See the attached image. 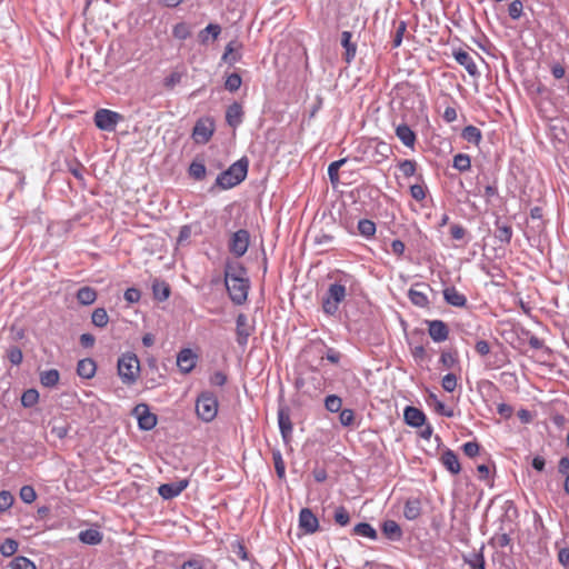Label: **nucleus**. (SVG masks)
I'll use <instances>...</instances> for the list:
<instances>
[{
  "label": "nucleus",
  "mask_w": 569,
  "mask_h": 569,
  "mask_svg": "<svg viewBox=\"0 0 569 569\" xmlns=\"http://www.w3.org/2000/svg\"><path fill=\"white\" fill-rule=\"evenodd\" d=\"M224 283L229 297L234 305H243L250 288L247 270L240 263H227L224 268Z\"/></svg>",
  "instance_id": "obj_1"
},
{
  "label": "nucleus",
  "mask_w": 569,
  "mask_h": 569,
  "mask_svg": "<svg viewBox=\"0 0 569 569\" xmlns=\"http://www.w3.org/2000/svg\"><path fill=\"white\" fill-rule=\"evenodd\" d=\"M356 279L348 273H341L338 279L331 283L322 298V310L328 316H335L339 310V305L346 299L347 291L352 290Z\"/></svg>",
  "instance_id": "obj_2"
},
{
  "label": "nucleus",
  "mask_w": 569,
  "mask_h": 569,
  "mask_svg": "<svg viewBox=\"0 0 569 569\" xmlns=\"http://www.w3.org/2000/svg\"><path fill=\"white\" fill-rule=\"evenodd\" d=\"M249 161L246 157L232 163L227 170L218 174L216 186L222 190L231 189L241 183L248 174Z\"/></svg>",
  "instance_id": "obj_3"
},
{
  "label": "nucleus",
  "mask_w": 569,
  "mask_h": 569,
  "mask_svg": "<svg viewBox=\"0 0 569 569\" xmlns=\"http://www.w3.org/2000/svg\"><path fill=\"white\" fill-rule=\"evenodd\" d=\"M219 402L211 391H202L196 400V413L203 422H211L218 415Z\"/></svg>",
  "instance_id": "obj_4"
},
{
  "label": "nucleus",
  "mask_w": 569,
  "mask_h": 569,
  "mask_svg": "<svg viewBox=\"0 0 569 569\" xmlns=\"http://www.w3.org/2000/svg\"><path fill=\"white\" fill-rule=\"evenodd\" d=\"M118 375L124 385H133L140 373V361L132 352L123 353L118 359Z\"/></svg>",
  "instance_id": "obj_5"
},
{
  "label": "nucleus",
  "mask_w": 569,
  "mask_h": 569,
  "mask_svg": "<svg viewBox=\"0 0 569 569\" xmlns=\"http://www.w3.org/2000/svg\"><path fill=\"white\" fill-rule=\"evenodd\" d=\"M121 120L122 116L120 113L109 109H99L94 113V123L103 131H114L118 122Z\"/></svg>",
  "instance_id": "obj_6"
},
{
  "label": "nucleus",
  "mask_w": 569,
  "mask_h": 569,
  "mask_svg": "<svg viewBox=\"0 0 569 569\" xmlns=\"http://www.w3.org/2000/svg\"><path fill=\"white\" fill-rule=\"evenodd\" d=\"M214 132V122L211 118L199 119L192 130V139L196 143H207Z\"/></svg>",
  "instance_id": "obj_7"
},
{
  "label": "nucleus",
  "mask_w": 569,
  "mask_h": 569,
  "mask_svg": "<svg viewBox=\"0 0 569 569\" xmlns=\"http://www.w3.org/2000/svg\"><path fill=\"white\" fill-rule=\"evenodd\" d=\"M250 234L247 230L240 229L236 231L230 239L229 250L237 258L242 257L249 247Z\"/></svg>",
  "instance_id": "obj_8"
},
{
  "label": "nucleus",
  "mask_w": 569,
  "mask_h": 569,
  "mask_svg": "<svg viewBox=\"0 0 569 569\" xmlns=\"http://www.w3.org/2000/svg\"><path fill=\"white\" fill-rule=\"evenodd\" d=\"M133 412L138 418V426L140 429L149 431L156 427L157 416L149 411L147 405H138Z\"/></svg>",
  "instance_id": "obj_9"
},
{
  "label": "nucleus",
  "mask_w": 569,
  "mask_h": 569,
  "mask_svg": "<svg viewBox=\"0 0 569 569\" xmlns=\"http://www.w3.org/2000/svg\"><path fill=\"white\" fill-rule=\"evenodd\" d=\"M428 333L435 342L446 341L449 337V328L442 320H427Z\"/></svg>",
  "instance_id": "obj_10"
},
{
  "label": "nucleus",
  "mask_w": 569,
  "mask_h": 569,
  "mask_svg": "<svg viewBox=\"0 0 569 569\" xmlns=\"http://www.w3.org/2000/svg\"><path fill=\"white\" fill-rule=\"evenodd\" d=\"M299 526L305 533L312 535L319 528V520L309 508H303L299 513Z\"/></svg>",
  "instance_id": "obj_11"
},
{
  "label": "nucleus",
  "mask_w": 569,
  "mask_h": 569,
  "mask_svg": "<svg viewBox=\"0 0 569 569\" xmlns=\"http://www.w3.org/2000/svg\"><path fill=\"white\" fill-rule=\"evenodd\" d=\"M236 325L237 342L240 347H246L252 332V328L248 322V317L244 313H239L236 319Z\"/></svg>",
  "instance_id": "obj_12"
},
{
  "label": "nucleus",
  "mask_w": 569,
  "mask_h": 569,
  "mask_svg": "<svg viewBox=\"0 0 569 569\" xmlns=\"http://www.w3.org/2000/svg\"><path fill=\"white\" fill-rule=\"evenodd\" d=\"M197 365V355L191 349H182L177 356V366L182 373L191 372Z\"/></svg>",
  "instance_id": "obj_13"
},
{
  "label": "nucleus",
  "mask_w": 569,
  "mask_h": 569,
  "mask_svg": "<svg viewBox=\"0 0 569 569\" xmlns=\"http://www.w3.org/2000/svg\"><path fill=\"white\" fill-rule=\"evenodd\" d=\"M188 480L182 479L177 482L163 483L158 488L159 495L163 499H172L178 497L187 487Z\"/></svg>",
  "instance_id": "obj_14"
},
{
  "label": "nucleus",
  "mask_w": 569,
  "mask_h": 569,
  "mask_svg": "<svg viewBox=\"0 0 569 569\" xmlns=\"http://www.w3.org/2000/svg\"><path fill=\"white\" fill-rule=\"evenodd\" d=\"M455 60L462 66L471 77H478L479 71L473 58L465 50H455L452 52Z\"/></svg>",
  "instance_id": "obj_15"
},
{
  "label": "nucleus",
  "mask_w": 569,
  "mask_h": 569,
  "mask_svg": "<svg viewBox=\"0 0 569 569\" xmlns=\"http://www.w3.org/2000/svg\"><path fill=\"white\" fill-rule=\"evenodd\" d=\"M443 299L448 305L457 308H463L467 305L466 296L453 286L445 288Z\"/></svg>",
  "instance_id": "obj_16"
},
{
  "label": "nucleus",
  "mask_w": 569,
  "mask_h": 569,
  "mask_svg": "<svg viewBox=\"0 0 569 569\" xmlns=\"http://www.w3.org/2000/svg\"><path fill=\"white\" fill-rule=\"evenodd\" d=\"M243 120V109L239 102L231 103L226 111V121L231 128H237Z\"/></svg>",
  "instance_id": "obj_17"
},
{
  "label": "nucleus",
  "mask_w": 569,
  "mask_h": 569,
  "mask_svg": "<svg viewBox=\"0 0 569 569\" xmlns=\"http://www.w3.org/2000/svg\"><path fill=\"white\" fill-rule=\"evenodd\" d=\"M397 138L408 148H413L417 136L415 131L406 123L396 127Z\"/></svg>",
  "instance_id": "obj_18"
},
{
  "label": "nucleus",
  "mask_w": 569,
  "mask_h": 569,
  "mask_svg": "<svg viewBox=\"0 0 569 569\" xmlns=\"http://www.w3.org/2000/svg\"><path fill=\"white\" fill-rule=\"evenodd\" d=\"M403 418L407 425L411 427H421L426 421V415L416 407H407L405 409Z\"/></svg>",
  "instance_id": "obj_19"
},
{
  "label": "nucleus",
  "mask_w": 569,
  "mask_h": 569,
  "mask_svg": "<svg viewBox=\"0 0 569 569\" xmlns=\"http://www.w3.org/2000/svg\"><path fill=\"white\" fill-rule=\"evenodd\" d=\"M441 462L446 467L448 471H450L452 475H457L461 470V466L458 459V456L451 450L447 449L441 455Z\"/></svg>",
  "instance_id": "obj_20"
},
{
  "label": "nucleus",
  "mask_w": 569,
  "mask_h": 569,
  "mask_svg": "<svg viewBox=\"0 0 569 569\" xmlns=\"http://www.w3.org/2000/svg\"><path fill=\"white\" fill-rule=\"evenodd\" d=\"M278 425L283 439L292 433V422L288 409L280 408L278 411Z\"/></svg>",
  "instance_id": "obj_21"
},
{
  "label": "nucleus",
  "mask_w": 569,
  "mask_h": 569,
  "mask_svg": "<svg viewBox=\"0 0 569 569\" xmlns=\"http://www.w3.org/2000/svg\"><path fill=\"white\" fill-rule=\"evenodd\" d=\"M421 515V502L418 498H409L403 508V516L407 520H416Z\"/></svg>",
  "instance_id": "obj_22"
},
{
  "label": "nucleus",
  "mask_w": 569,
  "mask_h": 569,
  "mask_svg": "<svg viewBox=\"0 0 569 569\" xmlns=\"http://www.w3.org/2000/svg\"><path fill=\"white\" fill-rule=\"evenodd\" d=\"M97 370V365L91 358L79 360L77 365V373L83 379H91Z\"/></svg>",
  "instance_id": "obj_23"
},
{
  "label": "nucleus",
  "mask_w": 569,
  "mask_h": 569,
  "mask_svg": "<svg viewBox=\"0 0 569 569\" xmlns=\"http://www.w3.org/2000/svg\"><path fill=\"white\" fill-rule=\"evenodd\" d=\"M381 529L382 533L391 541H399L402 538V530L395 520H386Z\"/></svg>",
  "instance_id": "obj_24"
},
{
  "label": "nucleus",
  "mask_w": 569,
  "mask_h": 569,
  "mask_svg": "<svg viewBox=\"0 0 569 569\" xmlns=\"http://www.w3.org/2000/svg\"><path fill=\"white\" fill-rule=\"evenodd\" d=\"M483 549V547L481 548ZM463 561L471 568V569H485L486 568V561L482 553V550L480 551H472L468 555L463 556Z\"/></svg>",
  "instance_id": "obj_25"
},
{
  "label": "nucleus",
  "mask_w": 569,
  "mask_h": 569,
  "mask_svg": "<svg viewBox=\"0 0 569 569\" xmlns=\"http://www.w3.org/2000/svg\"><path fill=\"white\" fill-rule=\"evenodd\" d=\"M77 300L79 303L83 305V306H90L92 305L96 299H97V291L91 288V287H81L78 291H77Z\"/></svg>",
  "instance_id": "obj_26"
},
{
  "label": "nucleus",
  "mask_w": 569,
  "mask_h": 569,
  "mask_svg": "<svg viewBox=\"0 0 569 569\" xmlns=\"http://www.w3.org/2000/svg\"><path fill=\"white\" fill-rule=\"evenodd\" d=\"M79 540L86 545H98L102 540V533L98 529H87L79 532Z\"/></svg>",
  "instance_id": "obj_27"
},
{
  "label": "nucleus",
  "mask_w": 569,
  "mask_h": 569,
  "mask_svg": "<svg viewBox=\"0 0 569 569\" xmlns=\"http://www.w3.org/2000/svg\"><path fill=\"white\" fill-rule=\"evenodd\" d=\"M352 34L350 31H342L341 46L346 49V61L350 62L356 56V44L351 43Z\"/></svg>",
  "instance_id": "obj_28"
},
{
  "label": "nucleus",
  "mask_w": 569,
  "mask_h": 569,
  "mask_svg": "<svg viewBox=\"0 0 569 569\" xmlns=\"http://www.w3.org/2000/svg\"><path fill=\"white\" fill-rule=\"evenodd\" d=\"M153 297L159 301H166L170 296V287L164 281L154 280L152 283Z\"/></svg>",
  "instance_id": "obj_29"
},
{
  "label": "nucleus",
  "mask_w": 569,
  "mask_h": 569,
  "mask_svg": "<svg viewBox=\"0 0 569 569\" xmlns=\"http://www.w3.org/2000/svg\"><path fill=\"white\" fill-rule=\"evenodd\" d=\"M60 379V373L57 369H49L40 372V382L43 387L52 388L57 386Z\"/></svg>",
  "instance_id": "obj_30"
},
{
  "label": "nucleus",
  "mask_w": 569,
  "mask_h": 569,
  "mask_svg": "<svg viewBox=\"0 0 569 569\" xmlns=\"http://www.w3.org/2000/svg\"><path fill=\"white\" fill-rule=\"evenodd\" d=\"M353 535L376 540L378 535L376 529L368 522H360L353 527Z\"/></svg>",
  "instance_id": "obj_31"
},
{
  "label": "nucleus",
  "mask_w": 569,
  "mask_h": 569,
  "mask_svg": "<svg viewBox=\"0 0 569 569\" xmlns=\"http://www.w3.org/2000/svg\"><path fill=\"white\" fill-rule=\"evenodd\" d=\"M408 298L412 305L420 307V308H426L429 305V299H428L427 295L422 291H418L413 287L409 289Z\"/></svg>",
  "instance_id": "obj_32"
},
{
  "label": "nucleus",
  "mask_w": 569,
  "mask_h": 569,
  "mask_svg": "<svg viewBox=\"0 0 569 569\" xmlns=\"http://www.w3.org/2000/svg\"><path fill=\"white\" fill-rule=\"evenodd\" d=\"M461 137L468 141L469 143L479 144L481 141L482 134L479 128L475 126H467L462 132Z\"/></svg>",
  "instance_id": "obj_33"
},
{
  "label": "nucleus",
  "mask_w": 569,
  "mask_h": 569,
  "mask_svg": "<svg viewBox=\"0 0 569 569\" xmlns=\"http://www.w3.org/2000/svg\"><path fill=\"white\" fill-rule=\"evenodd\" d=\"M452 167L460 172L468 171L471 167L470 157L466 153H458L453 157Z\"/></svg>",
  "instance_id": "obj_34"
},
{
  "label": "nucleus",
  "mask_w": 569,
  "mask_h": 569,
  "mask_svg": "<svg viewBox=\"0 0 569 569\" xmlns=\"http://www.w3.org/2000/svg\"><path fill=\"white\" fill-rule=\"evenodd\" d=\"M475 196H481L489 203L492 198L498 197V187L496 182L489 183L485 187L483 191L480 188H476Z\"/></svg>",
  "instance_id": "obj_35"
},
{
  "label": "nucleus",
  "mask_w": 569,
  "mask_h": 569,
  "mask_svg": "<svg viewBox=\"0 0 569 569\" xmlns=\"http://www.w3.org/2000/svg\"><path fill=\"white\" fill-rule=\"evenodd\" d=\"M91 321L96 327L104 328L109 322V316L104 308H97L91 316Z\"/></svg>",
  "instance_id": "obj_36"
},
{
  "label": "nucleus",
  "mask_w": 569,
  "mask_h": 569,
  "mask_svg": "<svg viewBox=\"0 0 569 569\" xmlns=\"http://www.w3.org/2000/svg\"><path fill=\"white\" fill-rule=\"evenodd\" d=\"M206 173H207V169H206V166L203 164V162L194 160L190 163L189 174L194 180H198V181L202 180L206 177Z\"/></svg>",
  "instance_id": "obj_37"
},
{
  "label": "nucleus",
  "mask_w": 569,
  "mask_h": 569,
  "mask_svg": "<svg viewBox=\"0 0 569 569\" xmlns=\"http://www.w3.org/2000/svg\"><path fill=\"white\" fill-rule=\"evenodd\" d=\"M38 401H39V392L33 388L27 389L21 396V405L24 408H31L34 405H37Z\"/></svg>",
  "instance_id": "obj_38"
},
{
  "label": "nucleus",
  "mask_w": 569,
  "mask_h": 569,
  "mask_svg": "<svg viewBox=\"0 0 569 569\" xmlns=\"http://www.w3.org/2000/svg\"><path fill=\"white\" fill-rule=\"evenodd\" d=\"M358 231L361 236L370 238L376 233V223L369 219H361L358 222Z\"/></svg>",
  "instance_id": "obj_39"
},
{
  "label": "nucleus",
  "mask_w": 569,
  "mask_h": 569,
  "mask_svg": "<svg viewBox=\"0 0 569 569\" xmlns=\"http://www.w3.org/2000/svg\"><path fill=\"white\" fill-rule=\"evenodd\" d=\"M19 543L17 540L12 538H7L1 545H0V553L3 557H11L13 556L18 550Z\"/></svg>",
  "instance_id": "obj_40"
},
{
  "label": "nucleus",
  "mask_w": 569,
  "mask_h": 569,
  "mask_svg": "<svg viewBox=\"0 0 569 569\" xmlns=\"http://www.w3.org/2000/svg\"><path fill=\"white\" fill-rule=\"evenodd\" d=\"M496 238L503 243H509L512 238V229L508 224H498L496 229Z\"/></svg>",
  "instance_id": "obj_41"
},
{
  "label": "nucleus",
  "mask_w": 569,
  "mask_h": 569,
  "mask_svg": "<svg viewBox=\"0 0 569 569\" xmlns=\"http://www.w3.org/2000/svg\"><path fill=\"white\" fill-rule=\"evenodd\" d=\"M325 407L330 412H340L342 410V400L336 395H329L325 399Z\"/></svg>",
  "instance_id": "obj_42"
},
{
  "label": "nucleus",
  "mask_w": 569,
  "mask_h": 569,
  "mask_svg": "<svg viewBox=\"0 0 569 569\" xmlns=\"http://www.w3.org/2000/svg\"><path fill=\"white\" fill-rule=\"evenodd\" d=\"M272 460L276 469V473L280 479H283L286 476V466L282 459V455L279 450L272 452Z\"/></svg>",
  "instance_id": "obj_43"
},
{
  "label": "nucleus",
  "mask_w": 569,
  "mask_h": 569,
  "mask_svg": "<svg viewBox=\"0 0 569 569\" xmlns=\"http://www.w3.org/2000/svg\"><path fill=\"white\" fill-rule=\"evenodd\" d=\"M221 32V27L216 23H209L203 30L200 31V40L201 42H207L208 36L211 34L213 39H217Z\"/></svg>",
  "instance_id": "obj_44"
},
{
  "label": "nucleus",
  "mask_w": 569,
  "mask_h": 569,
  "mask_svg": "<svg viewBox=\"0 0 569 569\" xmlns=\"http://www.w3.org/2000/svg\"><path fill=\"white\" fill-rule=\"evenodd\" d=\"M183 71L174 70L172 71L168 77L163 80V86L167 89H173L178 83L181 82L182 78L184 77Z\"/></svg>",
  "instance_id": "obj_45"
},
{
  "label": "nucleus",
  "mask_w": 569,
  "mask_h": 569,
  "mask_svg": "<svg viewBox=\"0 0 569 569\" xmlns=\"http://www.w3.org/2000/svg\"><path fill=\"white\" fill-rule=\"evenodd\" d=\"M237 47H240V44L237 41L229 42L226 47V51L222 56V60H224L229 63H234L236 61H238L240 59V56L233 54V51L236 50Z\"/></svg>",
  "instance_id": "obj_46"
},
{
  "label": "nucleus",
  "mask_w": 569,
  "mask_h": 569,
  "mask_svg": "<svg viewBox=\"0 0 569 569\" xmlns=\"http://www.w3.org/2000/svg\"><path fill=\"white\" fill-rule=\"evenodd\" d=\"M241 83H242V79H241L240 74L234 72L227 77L226 82H224V88L230 92H234L241 87Z\"/></svg>",
  "instance_id": "obj_47"
},
{
  "label": "nucleus",
  "mask_w": 569,
  "mask_h": 569,
  "mask_svg": "<svg viewBox=\"0 0 569 569\" xmlns=\"http://www.w3.org/2000/svg\"><path fill=\"white\" fill-rule=\"evenodd\" d=\"M333 519L338 525L343 527L350 522V515L343 506H340L336 508Z\"/></svg>",
  "instance_id": "obj_48"
},
{
  "label": "nucleus",
  "mask_w": 569,
  "mask_h": 569,
  "mask_svg": "<svg viewBox=\"0 0 569 569\" xmlns=\"http://www.w3.org/2000/svg\"><path fill=\"white\" fill-rule=\"evenodd\" d=\"M190 29L187 23L179 22L173 27L172 36L179 40H186L190 37Z\"/></svg>",
  "instance_id": "obj_49"
},
{
  "label": "nucleus",
  "mask_w": 569,
  "mask_h": 569,
  "mask_svg": "<svg viewBox=\"0 0 569 569\" xmlns=\"http://www.w3.org/2000/svg\"><path fill=\"white\" fill-rule=\"evenodd\" d=\"M11 569H36L34 563L26 557L19 556L11 561Z\"/></svg>",
  "instance_id": "obj_50"
},
{
  "label": "nucleus",
  "mask_w": 569,
  "mask_h": 569,
  "mask_svg": "<svg viewBox=\"0 0 569 569\" xmlns=\"http://www.w3.org/2000/svg\"><path fill=\"white\" fill-rule=\"evenodd\" d=\"M346 162L345 159L333 161L328 167V176L332 183H336L339 181V169L340 167Z\"/></svg>",
  "instance_id": "obj_51"
},
{
  "label": "nucleus",
  "mask_w": 569,
  "mask_h": 569,
  "mask_svg": "<svg viewBox=\"0 0 569 569\" xmlns=\"http://www.w3.org/2000/svg\"><path fill=\"white\" fill-rule=\"evenodd\" d=\"M399 169L405 177H412L416 173L417 163L415 160L406 159L399 163Z\"/></svg>",
  "instance_id": "obj_52"
},
{
  "label": "nucleus",
  "mask_w": 569,
  "mask_h": 569,
  "mask_svg": "<svg viewBox=\"0 0 569 569\" xmlns=\"http://www.w3.org/2000/svg\"><path fill=\"white\" fill-rule=\"evenodd\" d=\"M14 498L10 491L2 490L0 492V511H7L13 505Z\"/></svg>",
  "instance_id": "obj_53"
},
{
  "label": "nucleus",
  "mask_w": 569,
  "mask_h": 569,
  "mask_svg": "<svg viewBox=\"0 0 569 569\" xmlns=\"http://www.w3.org/2000/svg\"><path fill=\"white\" fill-rule=\"evenodd\" d=\"M20 498L26 503H32L37 498V493L34 491L33 487L23 486L20 489Z\"/></svg>",
  "instance_id": "obj_54"
},
{
  "label": "nucleus",
  "mask_w": 569,
  "mask_h": 569,
  "mask_svg": "<svg viewBox=\"0 0 569 569\" xmlns=\"http://www.w3.org/2000/svg\"><path fill=\"white\" fill-rule=\"evenodd\" d=\"M523 10V4L520 0H515L509 4L508 12L512 20H518Z\"/></svg>",
  "instance_id": "obj_55"
},
{
  "label": "nucleus",
  "mask_w": 569,
  "mask_h": 569,
  "mask_svg": "<svg viewBox=\"0 0 569 569\" xmlns=\"http://www.w3.org/2000/svg\"><path fill=\"white\" fill-rule=\"evenodd\" d=\"M442 388L447 392H452L457 388V377L455 373H447L441 381Z\"/></svg>",
  "instance_id": "obj_56"
},
{
  "label": "nucleus",
  "mask_w": 569,
  "mask_h": 569,
  "mask_svg": "<svg viewBox=\"0 0 569 569\" xmlns=\"http://www.w3.org/2000/svg\"><path fill=\"white\" fill-rule=\"evenodd\" d=\"M339 421L343 427H350L355 422V412L351 409H342L339 415Z\"/></svg>",
  "instance_id": "obj_57"
},
{
  "label": "nucleus",
  "mask_w": 569,
  "mask_h": 569,
  "mask_svg": "<svg viewBox=\"0 0 569 569\" xmlns=\"http://www.w3.org/2000/svg\"><path fill=\"white\" fill-rule=\"evenodd\" d=\"M8 359L12 365H20L23 359L22 351L18 347H12L8 351Z\"/></svg>",
  "instance_id": "obj_58"
},
{
  "label": "nucleus",
  "mask_w": 569,
  "mask_h": 569,
  "mask_svg": "<svg viewBox=\"0 0 569 569\" xmlns=\"http://www.w3.org/2000/svg\"><path fill=\"white\" fill-rule=\"evenodd\" d=\"M406 30H407V23L405 21H400L397 27L393 40H392V44L395 48H398L401 44L403 33L406 32Z\"/></svg>",
  "instance_id": "obj_59"
},
{
  "label": "nucleus",
  "mask_w": 569,
  "mask_h": 569,
  "mask_svg": "<svg viewBox=\"0 0 569 569\" xmlns=\"http://www.w3.org/2000/svg\"><path fill=\"white\" fill-rule=\"evenodd\" d=\"M181 569H206L204 559L192 558L183 562Z\"/></svg>",
  "instance_id": "obj_60"
},
{
  "label": "nucleus",
  "mask_w": 569,
  "mask_h": 569,
  "mask_svg": "<svg viewBox=\"0 0 569 569\" xmlns=\"http://www.w3.org/2000/svg\"><path fill=\"white\" fill-rule=\"evenodd\" d=\"M410 194L417 201H422L426 198V187L422 184H412L410 187Z\"/></svg>",
  "instance_id": "obj_61"
},
{
  "label": "nucleus",
  "mask_w": 569,
  "mask_h": 569,
  "mask_svg": "<svg viewBox=\"0 0 569 569\" xmlns=\"http://www.w3.org/2000/svg\"><path fill=\"white\" fill-rule=\"evenodd\" d=\"M124 299L127 302L129 303H136L140 300L141 298V293H140V290L137 289V288H128L126 291H124Z\"/></svg>",
  "instance_id": "obj_62"
},
{
  "label": "nucleus",
  "mask_w": 569,
  "mask_h": 569,
  "mask_svg": "<svg viewBox=\"0 0 569 569\" xmlns=\"http://www.w3.org/2000/svg\"><path fill=\"white\" fill-rule=\"evenodd\" d=\"M440 362L448 369L452 368L457 362V358L452 352L443 351L440 356Z\"/></svg>",
  "instance_id": "obj_63"
},
{
  "label": "nucleus",
  "mask_w": 569,
  "mask_h": 569,
  "mask_svg": "<svg viewBox=\"0 0 569 569\" xmlns=\"http://www.w3.org/2000/svg\"><path fill=\"white\" fill-rule=\"evenodd\" d=\"M209 381L212 386L222 387L227 382V376L222 371H216L210 376Z\"/></svg>",
  "instance_id": "obj_64"
}]
</instances>
